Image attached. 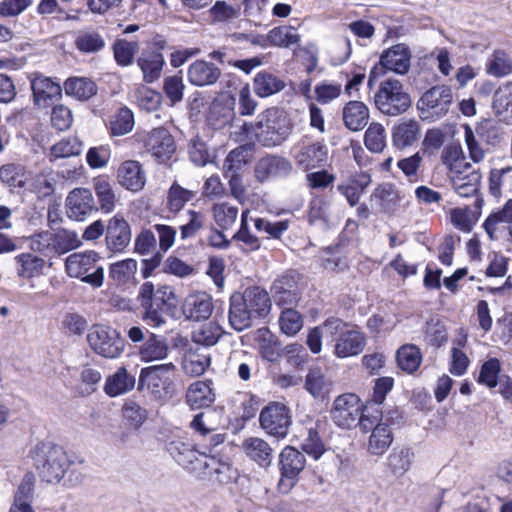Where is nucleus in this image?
<instances>
[{
    "label": "nucleus",
    "instance_id": "10",
    "mask_svg": "<svg viewBox=\"0 0 512 512\" xmlns=\"http://www.w3.org/2000/svg\"><path fill=\"white\" fill-rule=\"evenodd\" d=\"M305 465V456L294 447L287 446L282 450L280 453L281 477L277 485L280 493L287 494L292 490Z\"/></svg>",
    "mask_w": 512,
    "mask_h": 512
},
{
    "label": "nucleus",
    "instance_id": "13",
    "mask_svg": "<svg viewBox=\"0 0 512 512\" xmlns=\"http://www.w3.org/2000/svg\"><path fill=\"white\" fill-rule=\"evenodd\" d=\"M138 300L141 307L145 310L143 319L148 325L152 327H160L165 323L162 314L163 307L165 306L157 293L155 287L151 282H145L141 285L138 293Z\"/></svg>",
    "mask_w": 512,
    "mask_h": 512
},
{
    "label": "nucleus",
    "instance_id": "32",
    "mask_svg": "<svg viewBox=\"0 0 512 512\" xmlns=\"http://www.w3.org/2000/svg\"><path fill=\"white\" fill-rule=\"evenodd\" d=\"M170 347L167 339L151 333L139 349V357L143 362L161 361L168 357Z\"/></svg>",
    "mask_w": 512,
    "mask_h": 512
},
{
    "label": "nucleus",
    "instance_id": "53",
    "mask_svg": "<svg viewBox=\"0 0 512 512\" xmlns=\"http://www.w3.org/2000/svg\"><path fill=\"white\" fill-rule=\"evenodd\" d=\"M211 214L215 224L220 229L228 230L237 220L238 208L227 202H219L212 205Z\"/></svg>",
    "mask_w": 512,
    "mask_h": 512
},
{
    "label": "nucleus",
    "instance_id": "19",
    "mask_svg": "<svg viewBox=\"0 0 512 512\" xmlns=\"http://www.w3.org/2000/svg\"><path fill=\"white\" fill-rule=\"evenodd\" d=\"M482 173L479 168H475L472 164L461 169L449 178L454 191L461 197L475 196L480 188Z\"/></svg>",
    "mask_w": 512,
    "mask_h": 512
},
{
    "label": "nucleus",
    "instance_id": "42",
    "mask_svg": "<svg viewBox=\"0 0 512 512\" xmlns=\"http://www.w3.org/2000/svg\"><path fill=\"white\" fill-rule=\"evenodd\" d=\"M414 453L410 448H394L387 458V466L396 477H402L413 464Z\"/></svg>",
    "mask_w": 512,
    "mask_h": 512
},
{
    "label": "nucleus",
    "instance_id": "18",
    "mask_svg": "<svg viewBox=\"0 0 512 512\" xmlns=\"http://www.w3.org/2000/svg\"><path fill=\"white\" fill-rule=\"evenodd\" d=\"M292 171V164L286 158L276 155H266L256 163L254 173L260 182L273 178L285 177Z\"/></svg>",
    "mask_w": 512,
    "mask_h": 512
},
{
    "label": "nucleus",
    "instance_id": "63",
    "mask_svg": "<svg viewBox=\"0 0 512 512\" xmlns=\"http://www.w3.org/2000/svg\"><path fill=\"white\" fill-rule=\"evenodd\" d=\"M33 491L34 476L26 474L17 489L12 506L19 508L21 512H32L29 501L33 496Z\"/></svg>",
    "mask_w": 512,
    "mask_h": 512
},
{
    "label": "nucleus",
    "instance_id": "47",
    "mask_svg": "<svg viewBox=\"0 0 512 512\" xmlns=\"http://www.w3.org/2000/svg\"><path fill=\"white\" fill-rule=\"evenodd\" d=\"M65 93L78 100H88L97 93V86L91 79L83 77L69 78L64 83Z\"/></svg>",
    "mask_w": 512,
    "mask_h": 512
},
{
    "label": "nucleus",
    "instance_id": "48",
    "mask_svg": "<svg viewBox=\"0 0 512 512\" xmlns=\"http://www.w3.org/2000/svg\"><path fill=\"white\" fill-rule=\"evenodd\" d=\"M305 387L314 398H324L332 389V382L324 375L319 368L309 370Z\"/></svg>",
    "mask_w": 512,
    "mask_h": 512
},
{
    "label": "nucleus",
    "instance_id": "62",
    "mask_svg": "<svg viewBox=\"0 0 512 512\" xmlns=\"http://www.w3.org/2000/svg\"><path fill=\"white\" fill-rule=\"evenodd\" d=\"M94 190L101 210L105 213L112 212L117 202L112 185L107 180L98 178L94 182Z\"/></svg>",
    "mask_w": 512,
    "mask_h": 512
},
{
    "label": "nucleus",
    "instance_id": "28",
    "mask_svg": "<svg viewBox=\"0 0 512 512\" xmlns=\"http://www.w3.org/2000/svg\"><path fill=\"white\" fill-rule=\"evenodd\" d=\"M213 308L212 297L206 292H197L187 296L183 305V313L188 319L199 321L208 319Z\"/></svg>",
    "mask_w": 512,
    "mask_h": 512
},
{
    "label": "nucleus",
    "instance_id": "29",
    "mask_svg": "<svg viewBox=\"0 0 512 512\" xmlns=\"http://www.w3.org/2000/svg\"><path fill=\"white\" fill-rule=\"evenodd\" d=\"M117 179L121 186L133 192L140 191L146 181L142 166L134 160L125 161L119 166Z\"/></svg>",
    "mask_w": 512,
    "mask_h": 512
},
{
    "label": "nucleus",
    "instance_id": "8",
    "mask_svg": "<svg viewBox=\"0 0 512 512\" xmlns=\"http://www.w3.org/2000/svg\"><path fill=\"white\" fill-rule=\"evenodd\" d=\"M366 415H371L367 411L365 413L364 405L360 398L353 393H345L336 397L331 410V418L333 422L346 429H351L359 425Z\"/></svg>",
    "mask_w": 512,
    "mask_h": 512
},
{
    "label": "nucleus",
    "instance_id": "14",
    "mask_svg": "<svg viewBox=\"0 0 512 512\" xmlns=\"http://www.w3.org/2000/svg\"><path fill=\"white\" fill-rule=\"evenodd\" d=\"M453 101L452 90L447 86H435L426 91L418 102V108L431 116L445 115Z\"/></svg>",
    "mask_w": 512,
    "mask_h": 512
},
{
    "label": "nucleus",
    "instance_id": "2",
    "mask_svg": "<svg viewBox=\"0 0 512 512\" xmlns=\"http://www.w3.org/2000/svg\"><path fill=\"white\" fill-rule=\"evenodd\" d=\"M326 337L334 338L333 355L344 359L359 355L365 348L366 338L354 325L340 318L329 317L324 321Z\"/></svg>",
    "mask_w": 512,
    "mask_h": 512
},
{
    "label": "nucleus",
    "instance_id": "11",
    "mask_svg": "<svg viewBox=\"0 0 512 512\" xmlns=\"http://www.w3.org/2000/svg\"><path fill=\"white\" fill-rule=\"evenodd\" d=\"M259 421L268 434L284 438L291 424V415L285 405L272 403L262 409Z\"/></svg>",
    "mask_w": 512,
    "mask_h": 512
},
{
    "label": "nucleus",
    "instance_id": "41",
    "mask_svg": "<svg viewBox=\"0 0 512 512\" xmlns=\"http://www.w3.org/2000/svg\"><path fill=\"white\" fill-rule=\"evenodd\" d=\"M134 385V376L128 374L127 370L121 367L106 379L104 391L110 397H116L131 391Z\"/></svg>",
    "mask_w": 512,
    "mask_h": 512
},
{
    "label": "nucleus",
    "instance_id": "43",
    "mask_svg": "<svg viewBox=\"0 0 512 512\" xmlns=\"http://www.w3.org/2000/svg\"><path fill=\"white\" fill-rule=\"evenodd\" d=\"M442 164L447 169L448 178L452 177L461 169L466 168L470 163L466 161V157L460 145L449 144L441 153Z\"/></svg>",
    "mask_w": 512,
    "mask_h": 512
},
{
    "label": "nucleus",
    "instance_id": "64",
    "mask_svg": "<svg viewBox=\"0 0 512 512\" xmlns=\"http://www.w3.org/2000/svg\"><path fill=\"white\" fill-rule=\"evenodd\" d=\"M81 244L82 240L75 231L61 229L54 232L55 255L65 254L80 247Z\"/></svg>",
    "mask_w": 512,
    "mask_h": 512
},
{
    "label": "nucleus",
    "instance_id": "54",
    "mask_svg": "<svg viewBox=\"0 0 512 512\" xmlns=\"http://www.w3.org/2000/svg\"><path fill=\"white\" fill-rule=\"evenodd\" d=\"M364 144L373 153H381L387 145V132L385 127L372 122L364 134Z\"/></svg>",
    "mask_w": 512,
    "mask_h": 512
},
{
    "label": "nucleus",
    "instance_id": "50",
    "mask_svg": "<svg viewBox=\"0 0 512 512\" xmlns=\"http://www.w3.org/2000/svg\"><path fill=\"white\" fill-rule=\"evenodd\" d=\"M295 285L294 277L289 275H283L273 283L271 290L277 304H292L297 301Z\"/></svg>",
    "mask_w": 512,
    "mask_h": 512
},
{
    "label": "nucleus",
    "instance_id": "44",
    "mask_svg": "<svg viewBox=\"0 0 512 512\" xmlns=\"http://www.w3.org/2000/svg\"><path fill=\"white\" fill-rule=\"evenodd\" d=\"M17 263V274L19 277L31 279L43 274L45 267L44 259L31 253H22L15 257Z\"/></svg>",
    "mask_w": 512,
    "mask_h": 512
},
{
    "label": "nucleus",
    "instance_id": "51",
    "mask_svg": "<svg viewBox=\"0 0 512 512\" xmlns=\"http://www.w3.org/2000/svg\"><path fill=\"white\" fill-rule=\"evenodd\" d=\"M195 196V191L184 188L177 182H174L167 192L166 207L170 212L178 213Z\"/></svg>",
    "mask_w": 512,
    "mask_h": 512
},
{
    "label": "nucleus",
    "instance_id": "15",
    "mask_svg": "<svg viewBox=\"0 0 512 512\" xmlns=\"http://www.w3.org/2000/svg\"><path fill=\"white\" fill-rule=\"evenodd\" d=\"M325 426V421L319 419H308L303 424L300 437L302 439L301 447L314 460H318L326 451L325 443L322 440L321 432Z\"/></svg>",
    "mask_w": 512,
    "mask_h": 512
},
{
    "label": "nucleus",
    "instance_id": "20",
    "mask_svg": "<svg viewBox=\"0 0 512 512\" xmlns=\"http://www.w3.org/2000/svg\"><path fill=\"white\" fill-rule=\"evenodd\" d=\"M131 229L123 216L116 214L106 227L107 247L114 252L123 251L131 241Z\"/></svg>",
    "mask_w": 512,
    "mask_h": 512
},
{
    "label": "nucleus",
    "instance_id": "45",
    "mask_svg": "<svg viewBox=\"0 0 512 512\" xmlns=\"http://www.w3.org/2000/svg\"><path fill=\"white\" fill-rule=\"evenodd\" d=\"M266 40H268L270 46L290 48L300 43L301 36L293 26H279L271 29L266 34Z\"/></svg>",
    "mask_w": 512,
    "mask_h": 512
},
{
    "label": "nucleus",
    "instance_id": "31",
    "mask_svg": "<svg viewBox=\"0 0 512 512\" xmlns=\"http://www.w3.org/2000/svg\"><path fill=\"white\" fill-rule=\"evenodd\" d=\"M245 455L260 467L270 466L273 458L272 447L262 438L249 437L242 442Z\"/></svg>",
    "mask_w": 512,
    "mask_h": 512
},
{
    "label": "nucleus",
    "instance_id": "46",
    "mask_svg": "<svg viewBox=\"0 0 512 512\" xmlns=\"http://www.w3.org/2000/svg\"><path fill=\"white\" fill-rule=\"evenodd\" d=\"M253 86L256 95L265 98L281 91L285 84L279 77L263 71L255 75Z\"/></svg>",
    "mask_w": 512,
    "mask_h": 512
},
{
    "label": "nucleus",
    "instance_id": "4",
    "mask_svg": "<svg viewBox=\"0 0 512 512\" xmlns=\"http://www.w3.org/2000/svg\"><path fill=\"white\" fill-rule=\"evenodd\" d=\"M30 455L40 477L48 483L59 482L69 467L66 452L52 443L37 444Z\"/></svg>",
    "mask_w": 512,
    "mask_h": 512
},
{
    "label": "nucleus",
    "instance_id": "39",
    "mask_svg": "<svg viewBox=\"0 0 512 512\" xmlns=\"http://www.w3.org/2000/svg\"><path fill=\"white\" fill-rule=\"evenodd\" d=\"M254 316L246 308L240 299V293L233 294L230 298L229 323L236 331H243L252 324Z\"/></svg>",
    "mask_w": 512,
    "mask_h": 512
},
{
    "label": "nucleus",
    "instance_id": "57",
    "mask_svg": "<svg viewBox=\"0 0 512 512\" xmlns=\"http://www.w3.org/2000/svg\"><path fill=\"white\" fill-rule=\"evenodd\" d=\"M222 328L215 322H207L196 329L192 333V340L203 346L215 345L222 336Z\"/></svg>",
    "mask_w": 512,
    "mask_h": 512
},
{
    "label": "nucleus",
    "instance_id": "5",
    "mask_svg": "<svg viewBox=\"0 0 512 512\" xmlns=\"http://www.w3.org/2000/svg\"><path fill=\"white\" fill-rule=\"evenodd\" d=\"M100 256L93 250L70 254L65 260L68 276L99 288L104 282V269L98 264Z\"/></svg>",
    "mask_w": 512,
    "mask_h": 512
},
{
    "label": "nucleus",
    "instance_id": "16",
    "mask_svg": "<svg viewBox=\"0 0 512 512\" xmlns=\"http://www.w3.org/2000/svg\"><path fill=\"white\" fill-rule=\"evenodd\" d=\"M96 209L90 190L76 188L66 198V214L75 221H83Z\"/></svg>",
    "mask_w": 512,
    "mask_h": 512
},
{
    "label": "nucleus",
    "instance_id": "23",
    "mask_svg": "<svg viewBox=\"0 0 512 512\" xmlns=\"http://www.w3.org/2000/svg\"><path fill=\"white\" fill-rule=\"evenodd\" d=\"M203 463L198 477H214L216 481L222 484L230 483L236 480L238 471L229 463L223 462L214 456L207 455L200 459Z\"/></svg>",
    "mask_w": 512,
    "mask_h": 512
},
{
    "label": "nucleus",
    "instance_id": "12",
    "mask_svg": "<svg viewBox=\"0 0 512 512\" xmlns=\"http://www.w3.org/2000/svg\"><path fill=\"white\" fill-rule=\"evenodd\" d=\"M167 451L182 467L198 475L203 465L200 459L207 456L195 449L194 445L182 439H173L167 443Z\"/></svg>",
    "mask_w": 512,
    "mask_h": 512
},
{
    "label": "nucleus",
    "instance_id": "37",
    "mask_svg": "<svg viewBox=\"0 0 512 512\" xmlns=\"http://www.w3.org/2000/svg\"><path fill=\"white\" fill-rule=\"evenodd\" d=\"M368 119L369 110L363 102L350 101L343 108V122L351 131L363 129Z\"/></svg>",
    "mask_w": 512,
    "mask_h": 512
},
{
    "label": "nucleus",
    "instance_id": "25",
    "mask_svg": "<svg viewBox=\"0 0 512 512\" xmlns=\"http://www.w3.org/2000/svg\"><path fill=\"white\" fill-rule=\"evenodd\" d=\"M411 54L405 44H397L385 50L380 57V65L397 74H405L410 68Z\"/></svg>",
    "mask_w": 512,
    "mask_h": 512
},
{
    "label": "nucleus",
    "instance_id": "24",
    "mask_svg": "<svg viewBox=\"0 0 512 512\" xmlns=\"http://www.w3.org/2000/svg\"><path fill=\"white\" fill-rule=\"evenodd\" d=\"M328 157V147L322 142L303 144L294 154L296 163L309 170L322 166Z\"/></svg>",
    "mask_w": 512,
    "mask_h": 512
},
{
    "label": "nucleus",
    "instance_id": "59",
    "mask_svg": "<svg viewBox=\"0 0 512 512\" xmlns=\"http://www.w3.org/2000/svg\"><path fill=\"white\" fill-rule=\"evenodd\" d=\"M134 127V116L127 107L120 108L110 120V134L112 136H123L132 131Z\"/></svg>",
    "mask_w": 512,
    "mask_h": 512
},
{
    "label": "nucleus",
    "instance_id": "33",
    "mask_svg": "<svg viewBox=\"0 0 512 512\" xmlns=\"http://www.w3.org/2000/svg\"><path fill=\"white\" fill-rule=\"evenodd\" d=\"M137 64L143 73V81L153 83L160 78L165 60L158 51H143Z\"/></svg>",
    "mask_w": 512,
    "mask_h": 512
},
{
    "label": "nucleus",
    "instance_id": "36",
    "mask_svg": "<svg viewBox=\"0 0 512 512\" xmlns=\"http://www.w3.org/2000/svg\"><path fill=\"white\" fill-rule=\"evenodd\" d=\"M215 400V394L209 382L195 381L186 392V403L191 408L209 407Z\"/></svg>",
    "mask_w": 512,
    "mask_h": 512
},
{
    "label": "nucleus",
    "instance_id": "55",
    "mask_svg": "<svg viewBox=\"0 0 512 512\" xmlns=\"http://www.w3.org/2000/svg\"><path fill=\"white\" fill-rule=\"evenodd\" d=\"M136 272L137 262L131 258L112 263L109 267V276L118 285L131 281Z\"/></svg>",
    "mask_w": 512,
    "mask_h": 512
},
{
    "label": "nucleus",
    "instance_id": "61",
    "mask_svg": "<svg viewBox=\"0 0 512 512\" xmlns=\"http://www.w3.org/2000/svg\"><path fill=\"white\" fill-rule=\"evenodd\" d=\"M78 50L84 53H96L105 46L103 36L94 30L80 31L75 40Z\"/></svg>",
    "mask_w": 512,
    "mask_h": 512
},
{
    "label": "nucleus",
    "instance_id": "40",
    "mask_svg": "<svg viewBox=\"0 0 512 512\" xmlns=\"http://www.w3.org/2000/svg\"><path fill=\"white\" fill-rule=\"evenodd\" d=\"M420 125L414 119L401 120L392 133L393 143L398 148H405L418 140Z\"/></svg>",
    "mask_w": 512,
    "mask_h": 512
},
{
    "label": "nucleus",
    "instance_id": "58",
    "mask_svg": "<svg viewBox=\"0 0 512 512\" xmlns=\"http://www.w3.org/2000/svg\"><path fill=\"white\" fill-rule=\"evenodd\" d=\"M479 215L477 210L469 207L455 208L450 212V219L456 229L468 233L478 221Z\"/></svg>",
    "mask_w": 512,
    "mask_h": 512
},
{
    "label": "nucleus",
    "instance_id": "22",
    "mask_svg": "<svg viewBox=\"0 0 512 512\" xmlns=\"http://www.w3.org/2000/svg\"><path fill=\"white\" fill-rule=\"evenodd\" d=\"M35 104L40 108L50 106L61 96L62 88L59 82L43 75H36L31 82Z\"/></svg>",
    "mask_w": 512,
    "mask_h": 512
},
{
    "label": "nucleus",
    "instance_id": "49",
    "mask_svg": "<svg viewBox=\"0 0 512 512\" xmlns=\"http://www.w3.org/2000/svg\"><path fill=\"white\" fill-rule=\"evenodd\" d=\"M396 360L401 370L411 374L419 368L422 362V353L416 345L405 344L398 349Z\"/></svg>",
    "mask_w": 512,
    "mask_h": 512
},
{
    "label": "nucleus",
    "instance_id": "60",
    "mask_svg": "<svg viewBox=\"0 0 512 512\" xmlns=\"http://www.w3.org/2000/svg\"><path fill=\"white\" fill-rule=\"evenodd\" d=\"M280 330L283 334L295 336L304 325L303 316L293 308L284 309L278 319Z\"/></svg>",
    "mask_w": 512,
    "mask_h": 512
},
{
    "label": "nucleus",
    "instance_id": "1",
    "mask_svg": "<svg viewBox=\"0 0 512 512\" xmlns=\"http://www.w3.org/2000/svg\"><path fill=\"white\" fill-rule=\"evenodd\" d=\"M241 129L246 138H255L266 147H275L288 138L291 124L284 111L271 107L261 112L255 123H244Z\"/></svg>",
    "mask_w": 512,
    "mask_h": 512
},
{
    "label": "nucleus",
    "instance_id": "52",
    "mask_svg": "<svg viewBox=\"0 0 512 512\" xmlns=\"http://www.w3.org/2000/svg\"><path fill=\"white\" fill-rule=\"evenodd\" d=\"M488 180L490 194L495 198L501 197L504 191L512 188V166L492 169Z\"/></svg>",
    "mask_w": 512,
    "mask_h": 512
},
{
    "label": "nucleus",
    "instance_id": "9",
    "mask_svg": "<svg viewBox=\"0 0 512 512\" xmlns=\"http://www.w3.org/2000/svg\"><path fill=\"white\" fill-rule=\"evenodd\" d=\"M381 418V411L375 410L371 415H366L361 421L360 429L363 432L371 431L367 449L371 455L375 456L384 455L393 442L391 428L385 423H380Z\"/></svg>",
    "mask_w": 512,
    "mask_h": 512
},
{
    "label": "nucleus",
    "instance_id": "27",
    "mask_svg": "<svg viewBox=\"0 0 512 512\" xmlns=\"http://www.w3.org/2000/svg\"><path fill=\"white\" fill-rule=\"evenodd\" d=\"M229 369L237 374L242 381H249L253 373L258 372L256 355L242 349L233 350L228 358Z\"/></svg>",
    "mask_w": 512,
    "mask_h": 512
},
{
    "label": "nucleus",
    "instance_id": "38",
    "mask_svg": "<svg viewBox=\"0 0 512 512\" xmlns=\"http://www.w3.org/2000/svg\"><path fill=\"white\" fill-rule=\"evenodd\" d=\"M493 109L501 121L512 124V82L502 84L495 91Z\"/></svg>",
    "mask_w": 512,
    "mask_h": 512
},
{
    "label": "nucleus",
    "instance_id": "30",
    "mask_svg": "<svg viewBox=\"0 0 512 512\" xmlns=\"http://www.w3.org/2000/svg\"><path fill=\"white\" fill-rule=\"evenodd\" d=\"M370 200L378 207L380 212L393 214L397 210L401 198L393 184L383 183L374 189Z\"/></svg>",
    "mask_w": 512,
    "mask_h": 512
},
{
    "label": "nucleus",
    "instance_id": "3",
    "mask_svg": "<svg viewBox=\"0 0 512 512\" xmlns=\"http://www.w3.org/2000/svg\"><path fill=\"white\" fill-rule=\"evenodd\" d=\"M176 372L172 362L142 368L139 388L146 390L154 399L166 402L176 394Z\"/></svg>",
    "mask_w": 512,
    "mask_h": 512
},
{
    "label": "nucleus",
    "instance_id": "7",
    "mask_svg": "<svg viewBox=\"0 0 512 512\" xmlns=\"http://www.w3.org/2000/svg\"><path fill=\"white\" fill-rule=\"evenodd\" d=\"M87 340L95 353L109 359L120 357L125 349L120 333L107 325H94L87 334Z\"/></svg>",
    "mask_w": 512,
    "mask_h": 512
},
{
    "label": "nucleus",
    "instance_id": "26",
    "mask_svg": "<svg viewBox=\"0 0 512 512\" xmlns=\"http://www.w3.org/2000/svg\"><path fill=\"white\" fill-rule=\"evenodd\" d=\"M371 184V176L366 172H359L344 180L337 186L338 192L345 197L351 207L359 203L361 196Z\"/></svg>",
    "mask_w": 512,
    "mask_h": 512
},
{
    "label": "nucleus",
    "instance_id": "17",
    "mask_svg": "<svg viewBox=\"0 0 512 512\" xmlns=\"http://www.w3.org/2000/svg\"><path fill=\"white\" fill-rule=\"evenodd\" d=\"M144 143L148 152L162 162L168 160L176 150L172 135L163 127L150 131Z\"/></svg>",
    "mask_w": 512,
    "mask_h": 512
},
{
    "label": "nucleus",
    "instance_id": "21",
    "mask_svg": "<svg viewBox=\"0 0 512 512\" xmlns=\"http://www.w3.org/2000/svg\"><path fill=\"white\" fill-rule=\"evenodd\" d=\"M221 74V69L214 63L205 60H196L188 67L187 79L193 86L206 87L216 84Z\"/></svg>",
    "mask_w": 512,
    "mask_h": 512
},
{
    "label": "nucleus",
    "instance_id": "35",
    "mask_svg": "<svg viewBox=\"0 0 512 512\" xmlns=\"http://www.w3.org/2000/svg\"><path fill=\"white\" fill-rule=\"evenodd\" d=\"M240 299L254 317L264 316L270 309L269 295L260 287L247 288L240 294Z\"/></svg>",
    "mask_w": 512,
    "mask_h": 512
},
{
    "label": "nucleus",
    "instance_id": "34",
    "mask_svg": "<svg viewBox=\"0 0 512 512\" xmlns=\"http://www.w3.org/2000/svg\"><path fill=\"white\" fill-rule=\"evenodd\" d=\"M233 105L232 98L215 99L209 108L208 123L215 129L225 127L234 117Z\"/></svg>",
    "mask_w": 512,
    "mask_h": 512
},
{
    "label": "nucleus",
    "instance_id": "6",
    "mask_svg": "<svg viewBox=\"0 0 512 512\" xmlns=\"http://www.w3.org/2000/svg\"><path fill=\"white\" fill-rule=\"evenodd\" d=\"M377 109L388 116H397L411 106L410 96L404 91L402 83L389 78L381 82L374 96Z\"/></svg>",
    "mask_w": 512,
    "mask_h": 512
},
{
    "label": "nucleus",
    "instance_id": "56",
    "mask_svg": "<svg viewBox=\"0 0 512 512\" xmlns=\"http://www.w3.org/2000/svg\"><path fill=\"white\" fill-rule=\"evenodd\" d=\"M486 72L494 77H504L512 72V61L503 50H495L488 58Z\"/></svg>",
    "mask_w": 512,
    "mask_h": 512
}]
</instances>
